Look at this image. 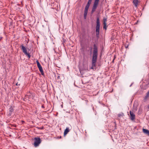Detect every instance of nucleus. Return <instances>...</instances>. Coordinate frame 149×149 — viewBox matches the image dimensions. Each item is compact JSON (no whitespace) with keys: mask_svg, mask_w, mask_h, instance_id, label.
Returning a JSON list of instances; mask_svg holds the SVG:
<instances>
[{"mask_svg":"<svg viewBox=\"0 0 149 149\" xmlns=\"http://www.w3.org/2000/svg\"><path fill=\"white\" fill-rule=\"evenodd\" d=\"M38 129H41V130H42V129H44V127H38Z\"/></svg>","mask_w":149,"mask_h":149,"instance_id":"17","label":"nucleus"},{"mask_svg":"<svg viewBox=\"0 0 149 149\" xmlns=\"http://www.w3.org/2000/svg\"><path fill=\"white\" fill-rule=\"evenodd\" d=\"M100 22L99 17L97 18L96 20V35L98 36L100 33Z\"/></svg>","mask_w":149,"mask_h":149,"instance_id":"2","label":"nucleus"},{"mask_svg":"<svg viewBox=\"0 0 149 149\" xmlns=\"http://www.w3.org/2000/svg\"><path fill=\"white\" fill-rule=\"evenodd\" d=\"M107 21V18L104 17L103 19V24L104 25L103 28L105 29H107V26H106V22Z\"/></svg>","mask_w":149,"mask_h":149,"instance_id":"8","label":"nucleus"},{"mask_svg":"<svg viewBox=\"0 0 149 149\" xmlns=\"http://www.w3.org/2000/svg\"><path fill=\"white\" fill-rule=\"evenodd\" d=\"M36 62V63L37 64V65L38 67H40L41 66V65L40 64V63H39V62L38 61H37Z\"/></svg>","mask_w":149,"mask_h":149,"instance_id":"15","label":"nucleus"},{"mask_svg":"<svg viewBox=\"0 0 149 149\" xmlns=\"http://www.w3.org/2000/svg\"><path fill=\"white\" fill-rule=\"evenodd\" d=\"M42 108H44V107L43 106H42Z\"/></svg>","mask_w":149,"mask_h":149,"instance_id":"21","label":"nucleus"},{"mask_svg":"<svg viewBox=\"0 0 149 149\" xmlns=\"http://www.w3.org/2000/svg\"><path fill=\"white\" fill-rule=\"evenodd\" d=\"M60 78V76L59 74H58V76L57 77V79H59Z\"/></svg>","mask_w":149,"mask_h":149,"instance_id":"19","label":"nucleus"},{"mask_svg":"<svg viewBox=\"0 0 149 149\" xmlns=\"http://www.w3.org/2000/svg\"><path fill=\"white\" fill-rule=\"evenodd\" d=\"M20 47H21V49L25 54L29 58H30L31 56L29 53H27V50L26 48L23 45H21Z\"/></svg>","mask_w":149,"mask_h":149,"instance_id":"5","label":"nucleus"},{"mask_svg":"<svg viewBox=\"0 0 149 149\" xmlns=\"http://www.w3.org/2000/svg\"><path fill=\"white\" fill-rule=\"evenodd\" d=\"M90 4V3L88 2L87 4L86 5V6L85 7L84 10L88 11V10Z\"/></svg>","mask_w":149,"mask_h":149,"instance_id":"11","label":"nucleus"},{"mask_svg":"<svg viewBox=\"0 0 149 149\" xmlns=\"http://www.w3.org/2000/svg\"><path fill=\"white\" fill-rule=\"evenodd\" d=\"M149 99V90L146 93L145 96L144 97V102H146Z\"/></svg>","mask_w":149,"mask_h":149,"instance_id":"7","label":"nucleus"},{"mask_svg":"<svg viewBox=\"0 0 149 149\" xmlns=\"http://www.w3.org/2000/svg\"><path fill=\"white\" fill-rule=\"evenodd\" d=\"M88 11L84 10V18L86 19Z\"/></svg>","mask_w":149,"mask_h":149,"instance_id":"14","label":"nucleus"},{"mask_svg":"<svg viewBox=\"0 0 149 149\" xmlns=\"http://www.w3.org/2000/svg\"><path fill=\"white\" fill-rule=\"evenodd\" d=\"M99 0H95L92 10V13H93L96 9Z\"/></svg>","mask_w":149,"mask_h":149,"instance_id":"4","label":"nucleus"},{"mask_svg":"<svg viewBox=\"0 0 149 149\" xmlns=\"http://www.w3.org/2000/svg\"><path fill=\"white\" fill-rule=\"evenodd\" d=\"M34 140L35 141L33 143V145L35 147L38 146L41 142L40 138L39 137H35Z\"/></svg>","mask_w":149,"mask_h":149,"instance_id":"3","label":"nucleus"},{"mask_svg":"<svg viewBox=\"0 0 149 149\" xmlns=\"http://www.w3.org/2000/svg\"><path fill=\"white\" fill-rule=\"evenodd\" d=\"M139 1L138 0H134L133 3L136 7H137Z\"/></svg>","mask_w":149,"mask_h":149,"instance_id":"12","label":"nucleus"},{"mask_svg":"<svg viewBox=\"0 0 149 149\" xmlns=\"http://www.w3.org/2000/svg\"><path fill=\"white\" fill-rule=\"evenodd\" d=\"M70 131V130L68 127H67L66 129H65L64 133V135H66L67 133Z\"/></svg>","mask_w":149,"mask_h":149,"instance_id":"10","label":"nucleus"},{"mask_svg":"<svg viewBox=\"0 0 149 149\" xmlns=\"http://www.w3.org/2000/svg\"><path fill=\"white\" fill-rule=\"evenodd\" d=\"M123 115V113H122V114H119L118 115V116L119 117H121V116H122Z\"/></svg>","mask_w":149,"mask_h":149,"instance_id":"16","label":"nucleus"},{"mask_svg":"<svg viewBox=\"0 0 149 149\" xmlns=\"http://www.w3.org/2000/svg\"><path fill=\"white\" fill-rule=\"evenodd\" d=\"M130 118L132 120H133L135 119V116L133 112L130 111Z\"/></svg>","mask_w":149,"mask_h":149,"instance_id":"6","label":"nucleus"},{"mask_svg":"<svg viewBox=\"0 0 149 149\" xmlns=\"http://www.w3.org/2000/svg\"><path fill=\"white\" fill-rule=\"evenodd\" d=\"M92 1V0H88V2L91 3Z\"/></svg>","mask_w":149,"mask_h":149,"instance_id":"18","label":"nucleus"},{"mask_svg":"<svg viewBox=\"0 0 149 149\" xmlns=\"http://www.w3.org/2000/svg\"><path fill=\"white\" fill-rule=\"evenodd\" d=\"M114 59H113V61H112V62H114Z\"/></svg>","mask_w":149,"mask_h":149,"instance_id":"20","label":"nucleus"},{"mask_svg":"<svg viewBox=\"0 0 149 149\" xmlns=\"http://www.w3.org/2000/svg\"><path fill=\"white\" fill-rule=\"evenodd\" d=\"M16 85L17 86V84H16Z\"/></svg>","mask_w":149,"mask_h":149,"instance_id":"22","label":"nucleus"},{"mask_svg":"<svg viewBox=\"0 0 149 149\" xmlns=\"http://www.w3.org/2000/svg\"><path fill=\"white\" fill-rule=\"evenodd\" d=\"M93 49V54L92 59V67L91 68V69L93 70L95 69L96 63L97 56V48L95 45L94 46Z\"/></svg>","mask_w":149,"mask_h":149,"instance_id":"1","label":"nucleus"},{"mask_svg":"<svg viewBox=\"0 0 149 149\" xmlns=\"http://www.w3.org/2000/svg\"><path fill=\"white\" fill-rule=\"evenodd\" d=\"M143 132L145 134L149 136V130H148L143 128Z\"/></svg>","mask_w":149,"mask_h":149,"instance_id":"9","label":"nucleus"},{"mask_svg":"<svg viewBox=\"0 0 149 149\" xmlns=\"http://www.w3.org/2000/svg\"><path fill=\"white\" fill-rule=\"evenodd\" d=\"M38 68H39V71L43 75L44 74V72H43V70H42V66L38 67Z\"/></svg>","mask_w":149,"mask_h":149,"instance_id":"13","label":"nucleus"}]
</instances>
